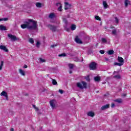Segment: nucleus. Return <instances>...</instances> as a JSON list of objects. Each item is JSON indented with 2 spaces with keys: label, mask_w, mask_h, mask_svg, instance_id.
Returning a JSON list of instances; mask_svg holds the SVG:
<instances>
[{
  "label": "nucleus",
  "mask_w": 131,
  "mask_h": 131,
  "mask_svg": "<svg viewBox=\"0 0 131 131\" xmlns=\"http://www.w3.org/2000/svg\"><path fill=\"white\" fill-rule=\"evenodd\" d=\"M24 23L20 26L23 29L27 28L29 30H35L37 28V21H34L33 19H29L28 21H25Z\"/></svg>",
  "instance_id": "nucleus-1"
},
{
  "label": "nucleus",
  "mask_w": 131,
  "mask_h": 131,
  "mask_svg": "<svg viewBox=\"0 0 131 131\" xmlns=\"http://www.w3.org/2000/svg\"><path fill=\"white\" fill-rule=\"evenodd\" d=\"M76 85L80 90H83V89H86L88 84L84 81H82L81 83L77 82Z\"/></svg>",
  "instance_id": "nucleus-2"
},
{
  "label": "nucleus",
  "mask_w": 131,
  "mask_h": 131,
  "mask_svg": "<svg viewBox=\"0 0 131 131\" xmlns=\"http://www.w3.org/2000/svg\"><path fill=\"white\" fill-rule=\"evenodd\" d=\"M89 68L90 70H96V69H97V63L95 62H92L89 64Z\"/></svg>",
  "instance_id": "nucleus-3"
},
{
  "label": "nucleus",
  "mask_w": 131,
  "mask_h": 131,
  "mask_svg": "<svg viewBox=\"0 0 131 131\" xmlns=\"http://www.w3.org/2000/svg\"><path fill=\"white\" fill-rule=\"evenodd\" d=\"M47 27H48V28H50V30H52L53 32L57 31V27L55 26H53L52 25H47Z\"/></svg>",
  "instance_id": "nucleus-4"
},
{
  "label": "nucleus",
  "mask_w": 131,
  "mask_h": 131,
  "mask_svg": "<svg viewBox=\"0 0 131 131\" xmlns=\"http://www.w3.org/2000/svg\"><path fill=\"white\" fill-rule=\"evenodd\" d=\"M56 100L53 99L50 101V106L52 107V109H55L56 107V104H55Z\"/></svg>",
  "instance_id": "nucleus-5"
},
{
  "label": "nucleus",
  "mask_w": 131,
  "mask_h": 131,
  "mask_svg": "<svg viewBox=\"0 0 131 131\" xmlns=\"http://www.w3.org/2000/svg\"><path fill=\"white\" fill-rule=\"evenodd\" d=\"M8 36L9 37V38H11V40H17V37L14 35L8 34Z\"/></svg>",
  "instance_id": "nucleus-6"
},
{
  "label": "nucleus",
  "mask_w": 131,
  "mask_h": 131,
  "mask_svg": "<svg viewBox=\"0 0 131 131\" xmlns=\"http://www.w3.org/2000/svg\"><path fill=\"white\" fill-rule=\"evenodd\" d=\"M0 50H2V51H4V52H6V53H8V52H9V49L7 48V47L4 45L0 46Z\"/></svg>",
  "instance_id": "nucleus-7"
},
{
  "label": "nucleus",
  "mask_w": 131,
  "mask_h": 131,
  "mask_svg": "<svg viewBox=\"0 0 131 131\" xmlns=\"http://www.w3.org/2000/svg\"><path fill=\"white\" fill-rule=\"evenodd\" d=\"M71 8V5L68 2H65L64 10H68Z\"/></svg>",
  "instance_id": "nucleus-8"
},
{
  "label": "nucleus",
  "mask_w": 131,
  "mask_h": 131,
  "mask_svg": "<svg viewBox=\"0 0 131 131\" xmlns=\"http://www.w3.org/2000/svg\"><path fill=\"white\" fill-rule=\"evenodd\" d=\"M75 41H76V42H77V43H80V44L82 43V41H81V40L79 39V38L78 37V36H76L75 38Z\"/></svg>",
  "instance_id": "nucleus-9"
},
{
  "label": "nucleus",
  "mask_w": 131,
  "mask_h": 131,
  "mask_svg": "<svg viewBox=\"0 0 131 131\" xmlns=\"http://www.w3.org/2000/svg\"><path fill=\"white\" fill-rule=\"evenodd\" d=\"M1 96H4V97H5L6 100H8V98H9L8 93L6 91H3L1 94Z\"/></svg>",
  "instance_id": "nucleus-10"
},
{
  "label": "nucleus",
  "mask_w": 131,
  "mask_h": 131,
  "mask_svg": "<svg viewBox=\"0 0 131 131\" xmlns=\"http://www.w3.org/2000/svg\"><path fill=\"white\" fill-rule=\"evenodd\" d=\"M118 61L119 62V63H121L122 64H123L124 63V59H123V58L118 56Z\"/></svg>",
  "instance_id": "nucleus-11"
},
{
  "label": "nucleus",
  "mask_w": 131,
  "mask_h": 131,
  "mask_svg": "<svg viewBox=\"0 0 131 131\" xmlns=\"http://www.w3.org/2000/svg\"><path fill=\"white\" fill-rule=\"evenodd\" d=\"M56 17V14L54 13H51L49 15V18L50 19H54Z\"/></svg>",
  "instance_id": "nucleus-12"
},
{
  "label": "nucleus",
  "mask_w": 131,
  "mask_h": 131,
  "mask_svg": "<svg viewBox=\"0 0 131 131\" xmlns=\"http://www.w3.org/2000/svg\"><path fill=\"white\" fill-rule=\"evenodd\" d=\"M88 116H90V117H94L95 116V113L93 112H89L87 113Z\"/></svg>",
  "instance_id": "nucleus-13"
},
{
  "label": "nucleus",
  "mask_w": 131,
  "mask_h": 131,
  "mask_svg": "<svg viewBox=\"0 0 131 131\" xmlns=\"http://www.w3.org/2000/svg\"><path fill=\"white\" fill-rule=\"evenodd\" d=\"M103 6L104 9H107V8H109V6L108 5L106 1H103Z\"/></svg>",
  "instance_id": "nucleus-14"
},
{
  "label": "nucleus",
  "mask_w": 131,
  "mask_h": 131,
  "mask_svg": "<svg viewBox=\"0 0 131 131\" xmlns=\"http://www.w3.org/2000/svg\"><path fill=\"white\" fill-rule=\"evenodd\" d=\"M110 105L109 104H106L105 105H103L101 107V110H106V109H108L109 108Z\"/></svg>",
  "instance_id": "nucleus-15"
},
{
  "label": "nucleus",
  "mask_w": 131,
  "mask_h": 131,
  "mask_svg": "<svg viewBox=\"0 0 131 131\" xmlns=\"http://www.w3.org/2000/svg\"><path fill=\"white\" fill-rule=\"evenodd\" d=\"M94 80L95 81L98 82V81H100L101 80V77L99 76H96L94 77Z\"/></svg>",
  "instance_id": "nucleus-16"
},
{
  "label": "nucleus",
  "mask_w": 131,
  "mask_h": 131,
  "mask_svg": "<svg viewBox=\"0 0 131 131\" xmlns=\"http://www.w3.org/2000/svg\"><path fill=\"white\" fill-rule=\"evenodd\" d=\"M0 30L6 31L7 30V27L4 25H0Z\"/></svg>",
  "instance_id": "nucleus-17"
},
{
  "label": "nucleus",
  "mask_w": 131,
  "mask_h": 131,
  "mask_svg": "<svg viewBox=\"0 0 131 131\" xmlns=\"http://www.w3.org/2000/svg\"><path fill=\"white\" fill-rule=\"evenodd\" d=\"M19 72L21 75H23V76H25V72H24V71H23L22 69H19Z\"/></svg>",
  "instance_id": "nucleus-18"
},
{
  "label": "nucleus",
  "mask_w": 131,
  "mask_h": 131,
  "mask_svg": "<svg viewBox=\"0 0 131 131\" xmlns=\"http://www.w3.org/2000/svg\"><path fill=\"white\" fill-rule=\"evenodd\" d=\"M124 4H125V6L127 7V6H128V5L130 4V2H129V0H125Z\"/></svg>",
  "instance_id": "nucleus-19"
},
{
  "label": "nucleus",
  "mask_w": 131,
  "mask_h": 131,
  "mask_svg": "<svg viewBox=\"0 0 131 131\" xmlns=\"http://www.w3.org/2000/svg\"><path fill=\"white\" fill-rule=\"evenodd\" d=\"M59 5L60 7L58 8V11H59V12H61L62 11V5L60 3L56 4V6H59Z\"/></svg>",
  "instance_id": "nucleus-20"
},
{
  "label": "nucleus",
  "mask_w": 131,
  "mask_h": 131,
  "mask_svg": "<svg viewBox=\"0 0 131 131\" xmlns=\"http://www.w3.org/2000/svg\"><path fill=\"white\" fill-rule=\"evenodd\" d=\"M115 102H116L117 103H119V104H120L121 103H122V99H117L114 100Z\"/></svg>",
  "instance_id": "nucleus-21"
},
{
  "label": "nucleus",
  "mask_w": 131,
  "mask_h": 131,
  "mask_svg": "<svg viewBox=\"0 0 131 131\" xmlns=\"http://www.w3.org/2000/svg\"><path fill=\"white\" fill-rule=\"evenodd\" d=\"M62 20H63L64 23L66 24V25L64 26H67V25H68V21L67 20V19H66L65 18H63Z\"/></svg>",
  "instance_id": "nucleus-22"
},
{
  "label": "nucleus",
  "mask_w": 131,
  "mask_h": 131,
  "mask_svg": "<svg viewBox=\"0 0 131 131\" xmlns=\"http://www.w3.org/2000/svg\"><path fill=\"white\" fill-rule=\"evenodd\" d=\"M36 6L37 8H41V3L39 2L36 3Z\"/></svg>",
  "instance_id": "nucleus-23"
},
{
  "label": "nucleus",
  "mask_w": 131,
  "mask_h": 131,
  "mask_svg": "<svg viewBox=\"0 0 131 131\" xmlns=\"http://www.w3.org/2000/svg\"><path fill=\"white\" fill-rule=\"evenodd\" d=\"M71 29L72 30H75L76 29V25H72L71 27Z\"/></svg>",
  "instance_id": "nucleus-24"
},
{
  "label": "nucleus",
  "mask_w": 131,
  "mask_h": 131,
  "mask_svg": "<svg viewBox=\"0 0 131 131\" xmlns=\"http://www.w3.org/2000/svg\"><path fill=\"white\" fill-rule=\"evenodd\" d=\"M52 84L53 85H57L58 84V82H57V81L54 79H52Z\"/></svg>",
  "instance_id": "nucleus-25"
},
{
  "label": "nucleus",
  "mask_w": 131,
  "mask_h": 131,
  "mask_svg": "<svg viewBox=\"0 0 131 131\" xmlns=\"http://www.w3.org/2000/svg\"><path fill=\"white\" fill-rule=\"evenodd\" d=\"M114 54V50H110L108 52V55H113Z\"/></svg>",
  "instance_id": "nucleus-26"
},
{
  "label": "nucleus",
  "mask_w": 131,
  "mask_h": 131,
  "mask_svg": "<svg viewBox=\"0 0 131 131\" xmlns=\"http://www.w3.org/2000/svg\"><path fill=\"white\" fill-rule=\"evenodd\" d=\"M114 65H117V66H122V65H123V63H121V62H114Z\"/></svg>",
  "instance_id": "nucleus-27"
},
{
  "label": "nucleus",
  "mask_w": 131,
  "mask_h": 131,
  "mask_svg": "<svg viewBox=\"0 0 131 131\" xmlns=\"http://www.w3.org/2000/svg\"><path fill=\"white\" fill-rule=\"evenodd\" d=\"M95 18L96 20H97L98 21H101V17H99V16L96 15L95 16Z\"/></svg>",
  "instance_id": "nucleus-28"
},
{
  "label": "nucleus",
  "mask_w": 131,
  "mask_h": 131,
  "mask_svg": "<svg viewBox=\"0 0 131 131\" xmlns=\"http://www.w3.org/2000/svg\"><path fill=\"white\" fill-rule=\"evenodd\" d=\"M29 42H30V43L33 44L34 42V40H33L32 38H30L29 39Z\"/></svg>",
  "instance_id": "nucleus-29"
},
{
  "label": "nucleus",
  "mask_w": 131,
  "mask_h": 131,
  "mask_svg": "<svg viewBox=\"0 0 131 131\" xmlns=\"http://www.w3.org/2000/svg\"><path fill=\"white\" fill-rule=\"evenodd\" d=\"M74 67V66L73 65V64H72V63L69 64V67L70 69H73Z\"/></svg>",
  "instance_id": "nucleus-30"
},
{
  "label": "nucleus",
  "mask_w": 131,
  "mask_h": 131,
  "mask_svg": "<svg viewBox=\"0 0 131 131\" xmlns=\"http://www.w3.org/2000/svg\"><path fill=\"white\" fill-rule=\"evenodd\" d=\"M102 42H103L104 43H106L107 42V39L105 38H101Z\"/></svg>",
  "instance_id": "nucleus-31"
},
{
  "label": "nucleus",
  "mask_w": 131,
  "mask_h": 131,
  "mask_svg": "<svg viewBox=\"0 0 131 131\" xmlns=\"http://www.w3.org/2000/svg\"><path fill=\"white\" fill-rule=\"evenodd\" d=\"M3 67H4V61H2L1 62L0 70H2V69H3Z\"/></svg>",
  "instance_id": "nucleus-32"
},
{
  "label": "nucleus",
  "mask_w": 131,
  "mask_h": 131,
  "mask_svg": "<svg viewBox=\"0 0 131 131\" xmlns=\"http://www.w3.org/2000/svg\"><path fill=\"white\" fill-rule=\"evenodd\" d=\"M115 21L116 24H118V23H119V20L118 19V18L117 17H116L115 18Z\"/></svg>",
  "instance_id": "nucleus-33"
},
{
  "label": "nucleus",
  "mask_w": 131,
  "mask_h": 131,
  "mask_svg": "<svg viewBox=\"0 0 131 131\" xmlns=\"http://www.w3.org/2000/svg\"><path fill=\"white\" fill-rule=\"evenodd\" d=\"M112 32V34H113L114 35H116V33H117L116 29L113 30Z\"/></svg>",
  "instance_id": "nucleus-34"
},
{
  "label": "nucleus",
  "mask_w": 131,
  "mask_h": 131,
  "mask_svg": "<svg viewBox=\"0 0 131 131\" xmlns=\"http://www.w3.org/2000/svg\"><path fill=\"white\" fill-rule=\"evenodd\" d=\"M40 46V42H39V41H37V43L36 44V47L37 48H39Z\"/></svg>",
  "instance_id": "nucleus-35"
},
{
  "label": "nucleus",
  "mask_w": 131,
  "mask_h": 131,
  "mask_svg": "<svg viewBox=\"0 0 131 131\" xmlns=\"http://www.w3.org/2000/svg\"><path fill=\"white\" fill-rule=\"evenodd\" d=\"M114 78H116L117 79H120V75H115L114 76Z\"/></svg>",
  "instance_id": "nucleus-36"
},
{
  "label": "nucleus",
  "mask_w": 131,
  "mask_h": 131,
  "mask_svg": "<svg viewBox=\"0 0 131 131\" xmlns=\"http://www.w3.org/2000/svg\"><path fill=\"white\" fill-rule=\"evenodd\" d=\"M58 56H59V57H65V56H66V54L62 53V54H59Z\"/></svg>",
  "instance_id": "nucleus-37"
},
{
  "label": "nucleus",
  "mask_w": 131,
  "mask_h": 131,
  "mask_svg": "<svg viewBox=\"0 0 131 131\" xmlns=\"http://www.w3.org/2000/svg\"><path fill=\"white\" fill-rule=\"evenodd\" d=\"M64 28L66 30V31H67L68 32H69V31H70V28H67V26H64Z\"/></svg>",
  "instance_id": "nucleus-38"
},
{
  "label": "nucleus",
  "mask_w": 131,
  "mask_h": 131,
  "mask_svg": "<svg viewBox=\"0 0 131 131\" xmlns=\"http://www.w3.org/2000/svg\"><path fill=\"white\" fill-rule=\"evenodd\" d=\"M39 60H40V62H41L42 63L46 62V60H45L41 58H39Z\"/></svg>",
  "instance_id": "nucleus-39"
},
{
  "label": "nucleus",
  "mask_w": 131,
  "mask_h": 131,
  "mask_svg": "<svg viewBox=\"0 0 131 131\" xmlns=\"http://www.w3.org/2000/svg\"><path fill=\"white\" fill-rule=\"evenodd\" d=\"M99 53H100V54H101L102 55H103V54H105V51L104 50H100L99 51Z\"/></svg>",
  "instance_id": "nucleus-40"
},
{
  "label": "nucleus",
  "mask_w": 131,
  "mask_h": 131,
  "mask_svg": "<svg viewBox=\"0 0 131 131\" xmlns=\"http://www.w3.org/2000/svg\"><path fill=\"white\" fill-rule=\"evenodd\" d=\"M33 108H34L35 109H36V110L37 111H38V107H36V106H35V105H33Z\"/></svg>",
  "instance_id": "nucleus-41"
},
{
  "label": "nucleus",
  "mask_w": 131,
  "mask_h": 131,
  "mask_svg": "<svg viewBox=\"0 0 131 131\" xmlns=\"http://www.w3.org/2000/svg\"><path fill=\"white\" fill-rule=\"evenodd\" d=\"M59 92L60 93V94H63V91L62 90H61V89H59Z\"/></svg>",
  "instance_id": "nucleus-42"
},
{
  "label": "nucleus",
  "mask_w": 131,
  "mask_h": 131,
  "mask_svg": "<svg viewBox=\"0 0 131 131\" xmlns=\"http://www.w3.org/2000/svg\"><path fill=\"white\" fill-rule=\"evenodd\" d=\"M55 47H57V45H51V48H55Z\"/></svg>",
  "instance_id": "nucleus-43"
},
{
  "label": "nucleus",
  "mask_w": 131,
  "mask_h": 131,
  "mask_svg": "<svg viewBox=\"0 0 131 131\" xmlns=\"http://www.w3.org/2000/svg\"><path fill=\"white\" fill-rule=\"evenodd\" d=\"M86 79L87 80H90V76H88L86 77Z\"/></svg>",
  "instance_id": "nucleus-44"
},
{
  "label": "nucleus",
  "mask_w": 131,
  "mask_h": 131,
  "mask_svg": "<svg viewBox=\"0 0 131 131\" xmlns=\"http://www.w3.org/2000/svg\"><path fill=\"white\" fill-rule=\"evenodd\" d=\"M115 106V104H114V103H112V105H111V107H112V108H114V107Z\"/></svg>",
  "instance_id": "nucleus-45"
},
{
  "label": "nucleus",
  "mask_w": 131,
  "mask_h": 131,
  "mask_svg": "<svg viewBox=\"0 0 131 131\" xmlns=\"http://www.w3.org/2000/svg\"><path fill=\"white\" fill-rule=\"evenodd\" d=\"M28 67L27 66V65H26V64H25L24 66V68H25V69H26V68H27Z\"/></svg>",
  "instance_id": "nucleus-46"
},
{
  "label": "nucleus",
  "mask_w": 131,
  "mask_h": 131,
  "mask_svg": "<svg viewBox=\"0 0 131 131\" xmlns=\"http://www.w3.org/2000/svg\"><path fill=\"white\" fill-rule=\"evenodd\" d=\"M3 20L4 21H8V18H3Z\"/></svg>",
  "instance_id": "nucleus-47"
},
{
  "label": "nucleus",
  "mask_w": 131,
  "mask_h": 131,
  "mask_svg": "<svg viewBox=\"0 0 131 131\" xmlns=\"http://www.w3.org/2000/svg\"><path fill=\"white\" fill-rule=\"evenodd\" d=\"M2 21H4V18H0V22Z\"/></svg>",
  "instance_id": "nucleus-48"
},
{
  "label": "nucleus",
  "mask_w": 131,
  "mask_h": 131,
  "mask_svg": "<svg viewBox=\"0 0 131 131\" xmlns=\"http://www.w3.org/2000/svg\"><path fill=\"white\" fill-rule=\"evenodd\" d=\"M114 28V27L112 26H111V29H113Z\"/></svg>",
  "instance_id": "nucleus-49"
},
{
  "label": "nucleus",
  "mask_w": 131,
  "mask_h": 131,
  "mask_svg": "<svg viewBox=\"0 0 131 131\" xmlns=\"http://www.w3.org/2000/svg\"><path fill=\"white\" fill-rule=\"evenodd\" d=\"M69 73L70 74H71L72 73V71H70Z\"/></svg>",
  "instance_id": "nucleus-50"
},
{
  "label": "nucleus",
  "mask_w": 131,
  "mask_h": 131,
  "mask_svg": "<svg viewBox=\"0 0 131 131\" xmlns=\"http://www.w3.org/2000/svg\"><path fill=\"white\" fill-rule=\"evenodd\" d=\"M10 131H14V128H11Z\"/></svg>",
  "instance_id": "nucleus-51"
},
{
  "label": "nucleus",
  "mask_w": 131,
  "mask_h": 131,
  "mask_svg": "<svg viewBox=\"0 0 131 131\" xmlns=\"http://www.w3.org/2000/svg\"><path fill=\"white\" fill-rule=\"evenodd\" d=\"M105 60L106 61H108V60H109V59H108V58H105Z\"/></svg>",
  "instance_id": "nucleus-52"
},
{
  "label": "nucleus",
  "mask_w": 131,
  "mask_h": 131,
  "mask_svg": "<svg viewBox=\"0 0 131 131\" xmlns=\"http://www.w3.org/2000/svg\"><path fill=\"white\" fill-rule=\"evenodd\" d=\"M25 95L26 96V97H27V96H28V94H25Z\"/></svg>",
  "instance_id": "nucleus-53"
},
{
  "label": "nucleus",
  "mask_w": 131,
  "mask_h": 131,
  "mask_svg": "<svg viewBox=\"0 0 131 131\" xmlns=\"http://www.w3.org/2000/svg\"><path fill=\"white\" fill-rule=\"evenodd\" d=\"M104 29H107V27H104Z\"/></svg>",
  "instance_id": "nucleus-54"
}]
</instances>
